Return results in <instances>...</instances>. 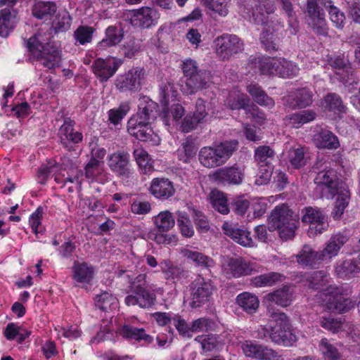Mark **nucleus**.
Here are the masks:
<instances>
[{
    "instance_id": "nucleus-1",
    "label": "nucleus",
    "mask_w": 360,
    "mask_h": 360,
    "mask_svg": "<svg viewBox=\"0 0 360 360\" xmlns=\"http://www.w3.org/2000/svg\"><path fill=\"white\" fill-rule=\"evenodd\" d=\"M256 333L257 338L270 340L272 342L284 347H290L297 341L290 320L283 312L272 313L267 324L259 326Z\"/></svg>"
},
{
    "instance_id": "nucleus-2",
    "label": "nucleus",
    "mask_w": 360,
    "mask_h": 360,
    "mask_svg": "<svg viewBox=\"0 0 360 360\" xmlns=\"http://www.w3.org/2000/svg\"><path fill=\"white\" fill-rule=\"evenodd\" d=\"M51 33L38 32L26 41V47L43 67L55 70L60 65V51L51 43Z\"/></svg>"
},
{
    "instance_id": "nucleus-3",
    "label": "nucleus",
    "mask_w": 360,
    "mask_h": 360,
    "mask_svg": "<svg viewBox=\"0 0 360 360\" xmlns=\"http://www.w3.org/2000/svg\"><path fill=\"white\" fill-rule=\"evenodd\" d=\"M238 147L237 140L224 141L212 146H204L199 151V162L207 168L219 167L226 162Z\"/></svg>"
},
{
    "instance_id": "nucleus-4",
    "label": "nucleus",
    "mask_w": 360,
    "mask_h": 360,
    "mask_svg": "<svg viewBox=\"0 0 360 360\" xmlns=\"http://www.w3.org/2000/svg\"><path fill=\"white\" fill-rule=\"evenodd\" d=\"M269 230H277L280 238L285 241L292 239L297 228V221L293 212L285 204L276 206L269 218Z\"/></svg>"
},
{
    "instance_id": "nucleus-5",
    "label": "nucleus",
    "mask_w": 360,
    "mask_h": 360,
    "mask_svg": "<svg viewBox=\"0 0 360 360\" xmlns=\"http://www.w3.org/2000/svg\"><path fill=\"white\" fill-rule=\"evenodd\" d=\"M147 276L140 274L129 283V294L125 297L124 303L127 306L138 305L143 309H150L156 302V295L149 288Z\"/></svg>"
},
{
    "instance_id": "nucleus-6",
    "label": "nucleus",
    "mask_w": 360,
    "mask_h": 360,
    "mask_svg": "<svg viewBox=\"0 0 360 360\" xmlns=\"http://www.w3.org/2000/svg\"><path fill=\"white\" fill-rule=\"evenodd\" d=\"M275 8L274 4L269 0H242L239 13L250 22L258 25H269Z\"/></svg>"
},
{
    "instance_id": "nucleus-7",
    "label": "nucleus",
    "mask_w": 360,
    "mask_h": 360,
    "mask_svg": "<svg viewBox=\"0 0 360 360\" xmlns=\"http://www.w3.org/2000/svg\"><path fill=\"white\" fill-rule=\"evenodd\" d=\"M181 70L186 78L185 92L186 94H192L207 88V82L205 72L199 68L195 60L185 59L181 64Z\"/></svg>"
},
{
    "instance_id": "nucleus-8",
    "label": "nucleus",
    "mask_w": 360,
    "mask_h": 360,
    "mask_svg": "<svg viewBox=\"0 0 360 360\" xmlns=\"http://www.w3.org/2000/svg\"><path fill=\"white\" fill-rule=\"evenodd\" d=\"M214 290V286L210 279L201 276L195 278L189 285V307L195 309L207 304L211 301Z\"/></svg>"
},
{
    "instance_id": "nucleus-9",
    "label": "nucleus",
    "mask_w": 360,
    "mask_h": 360,
    "mask_svg": "<svg viewBox=\"0 0 360 360\" xmlns=\"http://www.w3.org/2000/svg\"><path fill=\"white\" fill-rule=\"evenodd\" d=\"M314 181L316 191L319 192L321 198L326 199H333L344 188L342 181L333 169L319 172Z\"/></svg>"
},
{
    "instance_id": "nucleus-10",
    "label": "nucleus",
    "mask_w": 360,
    "mask_h": 360,
    "mask_svg": "<svg viewBox=\"0 0 360 360\" xmlns=\"http://www.w3.org/2000/svg\"><path fill=\"white\" fill-rule=\"evenodd\" d=\"M223 271L227 278H238L259 273L262 267L256 262L246 260L243 257H230L223 265Z\"/></svg>"
},
{
    "instance_id": "nucleus-11",
    "label": "nucleus",
    "mask_w": 360,
    "mask_h": 360,
    "mask_svg": "<svg viewBox=\"0 0 360 360\" xmlns=\"http://www.w3.org/2000/svg\"><path fill=\"white\" fill-rule=\"evenodd\" d=\"M214 44L217 56L224 60L244 50L243 41L236 34H223L214 39Z\"/></svg>"
},
{
    "instance_id": "nucleus-12",
    "label": "nucleus",
    "mask_w": 360,
    "mask_h": 360,
    "mask_svg": "<svg viewBox=\"0 0 360 360\" xmlns=\"http://www.w3.org/2000/svg\"><path fill=\"white\" fill-rule=\"evenodd\" d=\"M150 122L130 117L127 122V131L140 141L148 142L153 146L160 144V139L155 133Z\"/></svg>"
},
{
    "instance_id": "nucleus-13",
    "label": "nucleus",
    "mask_w": 360,
    "mask_h": 360,
    "mask_svg": "<svg viewBox=\"0 0 360 360\" xmlns=\"http://www.w3.org/2000/svg\"><path fill=\"white\" fill-rule=\"evenodd\" d=\"M108 165L111 172L120 179H129L134 174L130 154L124 150H119L109 155Z\"/></svg>"
},
{
    "instance_id": "nucleus-14",
    "label": "nucleus",
    "mask_w": 360,
    "mask_h": 360,
    "mask_svg": "<svg viewBox=\"0 0 360 360\" xmlns=\"http://www.w3.org/2000/svg\"><path fill=\"white\" fill-rule=\"evenodd\" d=\"M154 223L158 233L155 234V240L158 244H176L178 238L174 234L165 233L174 226V218L169 211L160 212L154 219Z\"/></svg>"
},
{
    "instance_id": "nucleus-15",
    "label": "nucleus",
    "mask_w": 360,
    "mask_h": 360,
    "mask_svg": "<svg viewBox=\"0 0 360 360\" xmlns=\"http://www.w3.org/2000/svg\"><path fill=\"white\" fill-rule=\"evenodd\" d=\"M144 75L143 68L133 67L127 72L117 76L115 80L116 88L120 92H138L141 89Z\"/></svg>"
},
{
    "instance_id": "nucleus-16",
    "label": "nucleus",
    "mask_w": 360,
    "mask_h": 360,
    "mask_svg": "<svg viewBox=\"0 0 360 360\" xmlns=\"http://www.w3.org/2000/svg\"><path fill=\"white\" fill-rule=\"evenodd\" d=\"M302 222L309 224L307 231L309 237L314 238L326 231L328 225L325 221V214L319 208L307 207L302 210Z\"/></svg>"
},
{
    "instance_id": "nucleus-17",
    "label": "nucleus",
    "mask_w": 360,
    "mask_h": 360,
    "mask_svg": "<svg viewBox=\"0 0 360 360\" xmlns=\"http://www.w3.org/2000/svg\"><path fill=\"white\" fill-rule=\"evenodd\" d=\"M76 122L71 117H65L63 124L58 130V138L60 143L68 152L75 150L73 145L78 144L83 141V134L75 129Z\"/></svg>"
},
{
    "instance_id": "nucleus-18",
    "label": "nucleus",
    "mask_w": 360,
    "mask_h": 360,
    "mask_svg": "<svg viewBox=\"0 0 360 360\" xmlns=\"http://www.w3.org/2000/svg\"><path fill=\"white\" fill-rule=\"evenodd\" d=\"M323 301L326 307L335 313H345L353 307L350 299L344 297L335 285H329L323 290Z\"/></svg>"
},
{
    "instance_id": "nucleus-19",
    "label": "nucleus",
    "mask_w": 360,
    "mask_h": 360,
    "mask_svg": "<svg viewBox=\"0 0 360 360\" xmlns=\"http://www.w3.org/2000/svg\"><path fill=\"white\" fill-rule=\"evenodd\" d=\"M122 63L123 60L116 57L106 59L99 58L93 63V72L101 82H105L116 73Z\"/></svg>"
},
{
    "instance_id": "nucleus-20",
    "label": "nucleus",
    "mask_w": 360,
    "mask_h": 360,
    "mask_svg": "<svg viewBox=\"0 0 360 360\" xmlns=\"http://www.w3.org/2000/svg\"><path fill=\"white\" fill-rule=\"evenodd\" d=\"M159 18L160 15L156 9L143 6L131 11L130 23L133 27L146 29L156 25Z\"/></svg>"
},
{
    "instance_id": "nucleus-21",
    "label": "nucleus",
    "mask_w": 360,
    "mask_h": 360,
    "mask_svg": "<svg viewBox=\"0 0 360 360\" xmlns=\"http://www.w3.org/2000/svg\"><path fill=\"white\" fill-rule=\"evenodd\" d=\"M242 349L246 356L257 360H283L275 350L255 341H245Z\"/></svg>"
},
{
    "instance_id": "nucleus-22",
    "label": "nucleus",
    "mask_w": 360,
    "mask_h": 360,
    "mask_svg": "<svg viewBox=\"0 0 360 360\" xmlns=\"http://www.w3.org/2000/svg\"><path fill=\"white\" fill-rule=\"evenodd\" d=\"M207 112L205 109V101L202 98H198L195 103V111L186 115L180 125V129L184 133H188L197 128L201 124Z\"/></svg>"
},
{
    "instance_id": "nucleus-23",
    "label": "nucleus",
    "mask_w": 360,
    "mask_h": 360,
    "mask_svg": "<svg viewBox=\"0 0 360 360\" xmlns=\"http://www.w3.org/2000/svg\"><path fill=\"white\" fill-rule=\"evenodd\" d=\"M222 230L226 236L243 247H253L255 245L250 231L238 226V224L226 221L222 225Z\"/></svg>"
},
{
    "instance_id": "nucleus-24",
    "label": "nucleus",
    "mask_w": 360,
    "mask_h": 360,
    "mask_svg": "<svg viewBox=\"0 0 360 360\" xmlns=\"http://www.w3.org/2000/svg\"><path fill=\"white\" fill-rule=\"evenodd\" d=\"M222 230L226 236L243 247H253L255 245L250 231L238 226V224L226 221L222 225Z\"/></svg>"
},
{
    "instance_id": "nucleus-25",
    "label": "nucleus",
    "mask_w": 360,
    "mask_h": 360,
    "mask_svg": "<svg viewBox=\"0 0 360 360\" xmlns=\"http://www.w3.org/2000/svg\"><path fill=\"white\" fill-rule=\"evenodd\" d=\"M149 191L156 199L166 200L175 193L174 184L167 178H154L150 185Z\"/></svg>"
},
{
    "instance_id": "nucleus-26",
    "label": "nucleus",
    "mask_w": 360,
    "mask_h": 360,
    "mask_svg": "<svg viewBox=\"0 0 360 360\" xmlns=\"http://www.w3.org/2000/svg\"><path fill=\"white\" fill-rule=\"evenodd\" d=\"M95 269L93 265L86 262L75 260L72 267V278L82 284H90L94 279Z\"/></svg>"
},
{
    "instance_id": "nucleus-27",
    "label": "nucleus",
    "mask_w": 360,
    "mask_h": 360,
    "mask_svg": "<svg viewBox=\"0 0 360 360\" xmlns=\"http://www.w3.org/2000/svg\"><path fill=\"white\" fill-rule=\"evenodd\" d=\"M330 274L325 270L315 271L309 273H306L302 276V281L305 282V285L309 288L320 290L323 295V288H328L330 285Z\"/></svg>"
},
{
    "instance_id": "nucleus-28",
    "label": "nucleus",
    "mask_w": 360,
    "mask_h": 360,
    "mask_svg": "<svg viewBox=\"0 0 360 360\" xmlns=\"http://www.w3.org/2000/svg\"><path fill=\"white\" fill-rule=\"evenodd\" d=\"M158 108L157 103L147 96H143L139 100L137 112L131 117L151 122L156 118Z\"/></svg>"
},
{
    "instance_id": "nucleus-29",
    "label": "nucleus",
    "mask_w": 360,
    "mask_h": 360,
    "mask_svg": "<svg viewBox=\"0 0 360 360\" xmlns=\"http://www.w3.org/2000/svg\"><path fill=\"white\" fill-rule=\"evenodd\" d=\"M335 271L340 278H352L360 273V254L356 257L339 261L335 267Z\"/></svg>"
},
{
    "instance_id": "nucleus-30",
    "label": "nucleus",
    "mask_w": 360,
    "mask_h": 360,
    "mask_svg": "<svg viewBox=\"0 0 360 360\" xmlns=\"http://www.w3.org/2000/svg\"><path fill=\"white\" fill-rule=\"evenodd\" d=\"M324 259V254L321 251H315L307 245H304L297 255V261L300 264L311 268H315Z\"/></svg>"
},
{
    "instance_id": "nucleus-31",
    "label": "nucleus",
    "mask_w": 360,
    "mask_h": 360,
    "mask_svg": "<svg viewBox=\"0 0 360 360\" xmlns=\"http://www.w3.org/2000/svg\"><path fill=\"white\" fill-rule=\"evenodd\" d=\"M314 145L320 149L336 150L340 146L338 136L331 131L321 129L314 136Z\"/></svg>"
},
{
    "instance_id": "nucleus-32",
    "label": "nucleus",
    "mask_w": 360,
    "mask_h": 360,
    "mask_svg": "<svg viewBox=\"0 0 360 360\" xmlns=\"http://www.w3.org/2000/svg\"><path fill=\"white\" fill-rule=\"evenodd\" d=\"M214 176L219 181L238 185L243 181L244 172L241 168L233 166L218 169Z\"/></svg>"
},
{
    "instance_id": "nucleus-33",
    "label": "nucleus",
    "mask_w": 360,
    "mask_h": 360,
    "mask_svg": "<svg viewBox=\"0 0 360 360\" xmlns=\"http://www.w3.org/2000/svg\"><path fill=\"white\" fill-rule=\"evenodd\" d=\"M120 335L128 340H134L137 342H143L149 345L153 342V338L147 334L143 328H136L131 325L124 324L120 330Z\"/></svg>"
},
{
    "instance_id": "nucleus-34",
    "label": "nucleus",
    "mask_w": 360,
    "mask_h": 360,
    "mask_svg": "<svg viewBox=\"0 0 360 360\" xmlns=\"http://www.w3.org/2000/svg\"><path fill=\"white\" fill-rule=\"evenodd\" d=\"M161 271L168 280L182 281L187 278L188 271L181 265L174 264L169 259H164L160 263Z\"/></svg>"
},
{
    "instance_id": "nucleus-35",
    "label": "nucleus",
    "mask_w": 360,
    "mask_h": 360,
    "mask_svg": "<svg viewBox=\"0 0 360 360\" xmlns=\"http://www.w3.org/2000/svg\"><path fill=\"white\" fill-rule=\"evenodd\" d=\"M124 30L116 25L108 26L105 30V37L98 44L100 49L115 46L124 38Z\"/></svg>"
},
{
    "instance_id": "nucleus-36",
    "label": "nucleus",
    "mask_w": 360,
    "mask_h": 360,
    "mask_svg": "<svg viewBox=\"0 0 360 360\" xmlns=\"http://www.w3.org/2000/svg\"><path fill=\"white\" fill-rule=\"evenodd\" d=\"M57 11V5L50 1H36L32 8V13L39 20H51Z\"/></svg>"
},
{
    "instance_id": "nucleus-37",
    "label": "nucleus",
    "mask_w": 360,
    "mask_h": 360,
    "mask_svg": "<svg viewBox=\"0 0 360 360\" xmlns=\"http://www.w3.org/2000/svg\"><path fill=\"white\" fill-rule=\"evenodd\" d=\"M348 240V236L343 233L339 232L332 235L326 243L325 248L321 251L324 254V258L331 259L337 256Z\"/></svg>"
},
{
    "instance_id": "nucleus-38",
    "label": "nucleus",
    "mask_w": 360,
    "mask_h": 360,
    "mask_svg": "<svg viewBox=\"0 0 360 360\" xmlns=\"http://www.w3.org/2000/svg\"><path fill=\"white\" fill-rule=\"evenodd\" d=\"M251 68L259 70L263 75H276V58L257 56L251 60Z\"/></svg>"
},
{
    "instance_id": "nucleus-39",
    "label": "nucleus",
    "mask_w": 360,
    "mask_h": 360,
    "mask_svg": "<svg viewBox=\"0 0 360 360\" xmlns=\"http://www.w3.org/2000/svg\"><path fill=\"white\" fill-rule=\"evenodd\" d=\"M198 149L195 141L191 136H188L176 150L177 158L184 163H191L195 160Z\"/></svg>"
},
{
    "instance_id": "nucleus-40",
    "label": "nucleus",
    "mask_w": 360,
    "mask_h": 360,
    "mask_svg": "<svg viewBox=\"0 0 360 360\" xmlns=\"http://www.w3.org/2000/svg\"><path fill=\"white\" fill-rule=\"evenodd\" d=\"M237 304L247 314H253L256 313L259 307L258 297L250 292H243L236 297Z\"/></svg>"
},
{
    "instance_id": "nucleus-41",
    "label": "nucleus",
    "mask_w": 360,
    "mask_h": 360,
    "mask_svg": "<svg viewBox=\"0 0 360 360\" xmlns=\"http://www.w3.org/2000/svg\"><path fill=\"white\" fill-rule=\"evenodd\" d=\"M18 22L15 11L5 8L0 11V36L6 37Z\"/></svg>"
},
{
    "instance_id": "nucleus-42",
    "label": "nucleus",
    "mask_w": 360,
    "mask_h": 360,
    "mask_svg": "<svg viewBox=\"0 0 360 360\" xmlns=\"http://www.w3.org/2000/svg\"><path fill=\"white\" fill-rule=\"evenodd\" d=\"M312 92L307 88L297 90L289 96L288 105L292 108H304L312 103Z\"/></svg>"
},
{
    "instance_id": "nucleus-43",
    "label": "nucleus",
    "mask_w": 360,
    "mask_h": 360,
    "mask_svg": "<svg viewBox=\"0 0 360 360\" xmlns=\"http://www.w3.org/2000/svg\"><path fill=\"white\" fill-rule=\"evenodd\" d=\"M321 105L326 112L338 116L345 112L346 110L340 96L335 93H329L325 96Z\"/></svg>"
},
{
    "instance_id": "nucleus-44",
    "label": "nucleus",
    "mask_w": 360,
    "mask_h": 360,
    "mask_svg": "<svg viewBox=\"0 0 360 360\" xmlns=\"http://www.w3.org/2000/svg\"><path fill=\"white\" fill-rule=\"evenodd\" d=\"M246 90L258 105L270 109L274 107L273 98L269 97L258 84L248 85Z\"/></svg>"
},
{
    "instance_id": "nucleus-45",
    "label": "nucleus",
    "mask_w": 360,
    "mask_h": 360,
    "mask_svg": "<svg viewBox=\"0 0 360 360\" xmlns=\"http://www.w3.org/2000/svg\"><path fill=\"white\" fill-rule=\"evenodd\" d=\"M328 12L330 21L337 29L342 30L345 27L346 17L339 8L334 5L332 0H323L321 2Z\"/></svg>"
},
{
    "instance_id": "nucleus-46",
    "label": "nucleus",
    "mask_w": 360,
    "mask_h": 360,
    "mask_svg": "<svg viewBox=\"0 0 360 360\" xmlns=\"http://www.w3.org/2000/svg\"><path fill=\"white\" fill-rule=\"evenodd\" d=\"M328 65L331 67L335 73L340 75V80L345 82L348 79L347 71L348 63L343 55H331L327 56Z\"/></svg>"
},
{
    "instance_id": "nucleus-47",
    "label": "nucleus",
    "mask_w": 360,
    "mask_h": 360,
    "mask_svg": "<svg viewBox=\"0 0 360 360\" xmlns=\"http://www.w3.org/2000/svg\"><path fill=\"white\" fill-rule=\"evenodd\" d=\"M285 279L283 274L271 271L252 277L250 283L255 288L273 286Z\"/></svg>"
},
{
    "instance_id": "nucleus-48",
    "label": "nucleus",
    "mask_w": 360,
    "mask_h": 360,
    "mask_svg": "<svg viewBox=\"0 0 360 360\" xmlns=\"http://www.w3.org/2000/svg\"><path fill=\"white\" fill-rule=\"evenodd\" d=\"M209 200L212 207L220 214H227L229 213L228 200L223 192L216 188L212 190L209 195Z\"/></svg>"
},
{
    "instance_id": "nucleus-49",
    "label": "nucleus",
    "mask_w": 360,
    "mask_h": 360,
    "mask_svg": "<svg viewBox=\"0 0 360 360\" xmlns=\"http://www.w3.org/2000/svg\"><path fill=\"white\" fill-rule=\"evenodd\" d=\"M276 75L286 78L296 76L300 70L298 66L283 58H276Z\"/></svg>"
},
{
    "instance_id": "nucleus-50",
    "label": "nucleus",
    "mask_w": 360,
    "mask_h": 360,
    "mask_svg": "<svg viewBox=\"0 0 360 360\" xmlns=\"http://www.w3.org/2000/svg\"><path fill=\"white\" fill-rule=\"evenodd\" d=\"M292 295L290 292L289 287L285 285L283 288L274 290L266 295L268 301L274 302L277 305L283 307H288L291 303Z\"/></svg>"
},
{
    "instance_id": "nucleus-51",
    "label": "nucleus",
    "mask_w": 360,
    "mask_h": 360,
    "mask_svg": "<svg viewBox=\"0 0 360 360\" xmlns=\"http://www.w3.org/2000/svg\"><path fill=\"white\" fill-rule=\"evenodd\" d=\"M316 117V113L312 110H304L289 115L290 123L295 128H300L303 124L314 121Z\"/></svg>"
},
{
    "instance_id": "nucleus-52",
    "label": "nucleus",
    "mask_w": 360,
    "mask_h": 360,
    "mask_svg": "<svg viewBox=\"0 0 360 360\" xmlns=\"http://www.w3.org/2000/svg\"><path fill=\"white\" fill-rule=\"evenodd\" d=\"M338 198L335 202L334 208L331 215L335 220L339 219L344 214L345 208L349 202V194L348 190L343 188L337 194Z\"/></svg>"
},
{
    "instance_id": "nucleus-53",
    "label": "nucleus",
    "mask_w": 360,
    "mask_h": 360,
    "mask_svg": "<svg viewBox=\"0 0 360 360\" xmlns=\"http://www.w3.org/2000/svg\"><path fill=\"white\" fill-rule=\"evenodd\" d=\"M94 300L96 307L103 311L115 308L117 302V298L112 293L107 291L97 295Z\"/></svg>"
},
{
    "instance_id": "nucleus-54",
    "label": "nucleus",
    "mask_w": 360,
    "mask_h": 360,
    "mask_svg": "<svg viewBox=\"0 0 360 360\" xmlns=\"http://www.w3.org/2000/svg\"><path fill=\"white\" fill-rule=\"evenodd\" d=\"M250 99V98L243 94L230 95L226 99L227 106L233 110H239L241 109L245 110V113L249 109Z\"/></svg>"
},
{
    "instance_id": "nucleus-55",
    "label": "nucleus",
    "mask_w": 360,
    "mask_h": 360,
    "mask_svg": "<svg viewBox=\"0 0 360 360\" xmlns=\"http://www.w3.org/2000/svg\"><path fill=\"white\" fill-rule=\"evenodd\" d=\"M183 254L187 259H191L201 267L209 268L214 265V260L201 252L185 249Z\"/></svg>"
},
{
    "instance_id": "nucleus-56",
    "label": "nucleus",
    "mask_w": 360,
    "mask_h": 360,
    "mask_svg": "<svg viewBox=\"0 0 360 360\" xmlns=\"http://www.w3.org/2000/svg\"><path fill=\"white\" fill-rule=\"evenodd\" d=\"M103 172L102 163L95 157H91L84 167V175L91 181H97V176Z\"/></svg>"
},
{
    "instance_id": "nucleus-57",
    "label": "nucleus",
    "mask_w": 360,
    "mask_h": 360,
    "mask_svg": "<svg viewBox=\"0 0 360 360\" xmlns=\"http://www.w3.org/2000/svg\"><path fill=\"white\" fill-rule=\"evenodd\" d=\"M130 110V105L128 101L122 102L118 108L108 110V120L110 123L117 125Z\"/></svg>"
},
{
    "instance_id": "nucleus-58",
    "label": "nucleus",
    "mask_w": 360,
    "mask_h": 360,
    "mask_svg": "<svg viewBox=\"0 0 360 360\" xmlns=\"http://www.w3.org/2000/svg\"><path fill=\"white\" fill-rule=\"evenodd\" d=\"M96 29L88 25H80L74 32L75 40L80 44L84 45L92 41Z\"/></svg>"
},
{
    "instance_id": "nucleus-59",
    "label": "nucleus",
    "mask_w": 360,
    "mask_h": 360,
    "mask_svg": "<svg viewBox=\"0 0 360 360\" xmlns=\"http://www.w3.org/2000/svg\"><path fill=\"white\" fill-rule=\"evenodd\" d=\"M288 159L294 169L304 167L306 164L304 148L300 146L290 149L288 152Z\"/></svg>"
},
{
    "instance_id": "nucleus-60",
    "label": "nucleus",
    "mask_w": 360,
    "mask_h": 360,
    "mask_svg": "<svg viewBox=\"0 0 360 360\" xmlns=\"http://www.w3.org/2000/svg\"><path fill=\"white\" fill-rule=\"evenodd\" d=\"M135 160L143 173L147 174L153 171V165L150 162L148 153L143 148H136L133 152Z\"/></svg>"
},
{
    "instance_id": "nucleus-61",
    "label": "nucleus",
    "mask_w": 360,
    "mask_h": 360,
    "mask_svg": "<svg viewBox=\"0 0 360 360\" xmlns=\"http://www.w3.org/2000/svg\"><path fill=\"white\" fill-rule=\"evenodd\" d=\"M275 155L274 150L269 146H260L255 150L254 158L257 164L271 163L270 159Z\"/></svg>"
},
{
    "instance_id": "nucleus-62",
    "label": "nucleus",
    "mask_w": 360,
    "mask_h": 360,
    "mask_svg": "<svg viewBox=\"0 0 360 360\" xmlns=\"http://www.w3.org/2000/svg\"><path fill=\"white\" fill-rule=\"evenodd\" d=\"M257 165L259 169L255 181V184L258 186L267 184L271 179L274 166L271 163L257 164Z\"/></svg>"
},
{
    "instance_id": "nucleus-63",
    "label": "nucleus",
    "mask_w": 360,
    "mask_h": 360,
    "mask_svg": "<svg viewBox=\"0 0 360 360\" xmlns=\"http://www.w3.org/2000/svg\"><path fill=\"white\" fill-rule=\"evenodd\" d=\"M141 43L134 37H131L121 47V51L127 58H133L140 51Z\"/></svg>"
},
{
    "instance_id": "nucleus-64",
    "label": "nucleus",
    "mask_w": 360,
    "mask_h": 360,
    "mask_svg": "<svg viewBox=\"0 0 360 360\" xmlns=\"http://www.w3.org/2000/svg\"><path fill=\"white\" fill-rule=\"evenodd\" d=\"M319 323L322 328L333 333H338L343 327V323L340 319H335L330 316L320 317Z\"/></svg>"
}]
</instances>
